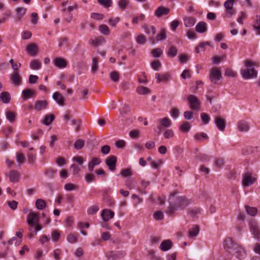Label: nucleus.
Masks as SVG:
<instances>
[{
    "label": "nucleus",
    "instance_id": "nucleus-64",
    "mask_svg": "<svg viewBox=\"0 0 260 260\" xmlns=\"http://www.w3.org/2000/svg\"><path fill=\"white\" fill-rule=\"evenodd\" d=\"M253 27L255 30L257 35H260V15L259 20H257L255 23L253 25Z\"/></svg>",
    "mask_w": 260,
    "mask_h": 260
},
{
    "label": "nucleus",
    "instance_id": "nucleus-35",
    "mask_svg": "<svg viewBox=\"0 0 260 260\" xmlns=\"http://www.w3.org/2000/svg\"><path fill=\"white\" fill-rule=\"evenodd\" d=\"M158 120L161 125L165 127H169L172 124L171 120L168 117L159 119Z\"/></svg>",
    "mask_w": 260,
    "mask_h": 260
},
{
    "label": "nucleus",
    "instance_id": "nucleus-46",
    "mask_svg": "<svg viewBox=\"0 0 260 260\" xmlns=\"http://www.w3.org/2000/svg\"><path fill=\"white\" fill-rule=\"evenodd\" d=\"M99 30L102 34L105 35H108L110 33L109 27L105 24H102L100 25Z\"/></svg>",
    "mask_w": 260,
    "mask_h": 260
},
{
    "label": "nucleus",
    "instance_id": "nucleus-32",
    "mask_svg": "<svg viewBox=\"0 0 260 260\" xmlns=\"http://www.w3.org/2000/svg\"><path fill=\"white\" fill-rule=\"evenodd\" d=\"M29 67L31 70H38L41 69L42 63L37 59H34L30 61Z\"/></svg>",
    "mask_w": 260,
    "mask_h": 260
},
{
    "label": "nucleus",
    "instance_id": "nucleus-25",
    "mask_svg": "<svg viewBox=\"0 0 260 260\" xmlns=\"http://www.w3.org/2000/svg\"><path fill=\"white\" fill-rule=\"evenodd\" d=\"M172 242L170 240H164L160 245V248L164 251H168L172 247Z\"/></svg>",
    "mask_w": 260,
    "mask_h": 260
},
{
    "label": "nucleus",
    "instance_id": "nucleus-52",
    "mask_svg": "<svg viewBox=\"0 0 260 260\" xmlns=\"http://www.w3.org/2000/svg\"><path fill=\"white\" fill-rule=\"evenodd\" d=\"M191 126L187 122H184L180 126V130L183 132H187L190 129Z\"/></svg>",
    "mask_w": 260,
    "mask_h": 260
},
{
    "label": "nucleus",
    "instance_id": "nucleus-4",
    "mask_svg": "<svg viewBox=\"0 0 260 260\" xmlns=\"http://www.w3.org/2000/svg\"><path fill=\"white\" fill-rule=\"evenodd\" d=\"M229 252L238 259L243 258L246 255L245 249L238 244L234 246V248Z\"/></svg>",
    "mask_w": 260,
    "mask_h": 260
},
{
    "label": "nucleus",
    "instance_id": "nucleus-49",
    "mask_svg": "<svg viewBox=\"0 0 260 260\" xmlns=\"http://www.w3.org/2000/svg\"><path fill=\"white\" fill-rule=\"evenodd\" d=\"M128 3V0H119L118 4L119 8L121 10H123L127 8Z\"/></svg>",
    "mask_w": 260,
    "mask_h": 260
},
{
    "label": "nucleus",
    "instance_id": "nucleus-27",
    "mask_svg": "<svg viewBox=\"0 0 260 260\" xmlns=\"http://www.w3.org/2000/svg\"><path fill=\"white\" fill-rule=\"evenodd\" d=\"M155 77L158 83L162 81L169 80L171 78V76L168 73H165L164 74L156 73L155 74Z\"/></svg>",
    "mask_w": 260,
    "mask_h": 260
},
{
    "label": "nucleus",
    "instance_id": "nucleus-23",
    "mask_svg": "<svg viewBox=\"0 0 260 260\" xmlns=\"http://www.w3.org/2000/svg\"><path fill=\"white\" fill-rule=\"evenodd\" d=\"M184 25L187 27H192L194 25L197 19L191 16L186 17L183 19Z\"/></svg>",
    "mask_w": 260,
    "mask_h": 260
},
{
    "label": "nucleus",
    "instance_id": "nucleus-38",
    "mask_svg": "<svg viewBox=\"0 0 260 260\" xmlns=\"http://www.w3.org/2000/svg\"><path fill=\"white\" fill-rule=\"evenodd\" d=\"M125 185L129 189H134L136 186V181L133 178L127 179L125 182Z\"/></svg>",
    "mask_w": 260,
    "mask_h": 260
},
{
    "label": "nucleus",
    "instance_id": "nucleus-41",
    "mask_svg": "<svg viewBox=\"0 0 260 260\" xmlns=\"http://www.w3.org/2000/svg\"><path fill=\"white\" fill-rule=\"evenodd\" d=\"M137 92L139 94H147L149 93V89L146 87L143 86H138L137 88Z\"/></svg>",
    "mask_w": 260,
    "mask_h": 260
},
{
    "label": "nucleus",
    "instance_id": "nucleus-60",
    "mask_svg": "<svg viewBox=\"0 0 260 260\" xmlns=\"http://www.w3.org/2000/svg\"><path fill=\"white\" fill-rule=\"evenodd\" d=\"M90 17L91 18L97 20H102L104 18L103 14L97 13H92Z\"/></svg>",
    "mask_w": 260,
    "mask_h": 260
},
{
    "label": "nucleus",
    "instance_id": "nucleus-44",
    "mask_svg": "<svg viewBox=\"0 0 260 260\" xmlns=\"http://www.w3.org/2000/svg\"><path fill=\"white\" fill-rule=\"evenodd\" d=\"M81 124V120L80 119L76 120L74 119H72L71 120V124L75 126V130L76 132L79 131Z\"/></svg>",
    "mask_w": 260,
    "mask_h": 260
},
{
    "label": "nucleus",
    "instance_id": "nucleus-28",
    "mask_svg": "<svg viewBox=\"0 0 260 260\" xmlns=\"http://www.w3.org/2000/svg\"><path fill=\"white\" fill-rule=\"evenodd\" d=\"M101 162L100 158L94 157L88 164V170L89 172H92L95 166L99 165Z\"/></svg>",
    "mask_w": 260,
    "mask_h": 260
},
{
    "label": "nucleus",
    "instance_id": "nucleus-37",
    "mask_svg": "<svg viewBox=\"0 0 260 260\" xmlns=\"http://www.w3.org/2000/svg\"><path fill=\"white\" fill-rule=\"evenodd\" d=\"M54 120V116L52 114L46 115L42 122L43 124L45 125H49Z\"/></svg>",
    "mask_w": 260,
    "mask_h": 260
},
{
    "label": "nucleus",
    "instance_id": "nucleus-39",
    "mask_svg": "<svg viewBox=\"0 0 260 260\" xmlns=\"http://www.w3.org/2000/svg\"><path fill=\"white\" fill-rule=\"evenodd\" d=\"M36 206L38 209L43 210L46 207V203L44 200L40 199L36 201Z\"/></svg>",
    "mask_w": 260,
    "mask_h": 260
},
{
    "label": "nucleus",
    "instance_id": "nucleus-43",
    "mask_svg": "<svg viewBox=\"0 0 260 260\" xmlns=\"http://www.w3.org/2000/svg\"><path fill=\"white\" fill-rule=\"evenodd\" d=\"M56 170H54L53 169H48L45 171L44 174L47 177L50 179H53L56 175Z\"/></svg>",
    "mask_w": 260,
    "mask_h": 260
},
{
    "label": "nucleus",
    "instance_id": "nucleus-40",
    "mask_svg": "<svg viewBox=\"0 0 260 260\" xmlns=\"http://www.w3.org/2000/svg\"><path fill=\"white\" fill-rule=\"evenodd\" d=\"M167 38L166 30L165 29H161L156 37L157 41H161L166 40Z\"/></svg>",
    "mask_w": 260,
    "mask_h": 260
},
{
    "label": "nucleus",
    "instance_id": "nucleus-10",
    "mask_svg": "<svg viewBox=\"0 0 260 260\" xmlns=\"http://www.w3.org/2000/svg\"><path fill=\"white\" fill-rule=\"evenodd\" d=\"M116 161V158L114 155H111L106 159V164L111 171L115 170Z\"/></svg>",
    "mask_w": 260,
    "mask_h": 260
},
{
    "label": "nucleus",
    "instance_id": "nucleus-7",
    "mask_svg": "<svg viewBox=\"0 0 260 260\" xmlns=\"http://www.w3.org/2000/svg\"><path fill=\"white\" fill-rule=\"evenodd\" d=\"M39 220V215L34 212L30 211L27 216V223L29 226H34V225L40 224Z\"/></svg>",
    "mask_w": 260,
    "mask_h": 260
},
{
    "label": "nucleus",
    "instance_id": "nucleus-12",
    "mask_svg": "<svg viewBox=\"0 0 260 260\" xmlns=\"http://www.w3.org/2000/svg\"><path fill=\"white\" fill-rule=\"evenodd\" d=\"M199 232V226L197 225H192L188 230V236L190 239H193L198 236Z\"/></svg>",
    "mask_w": 260,
    "mask_h": 260
},
{
    "label": "nucleus",
    "instance_id": "nucleus-63",
    "mask_svg": "<svg viewBox=\"0 0 260 260\" xmlns=\"http://www.w3.org/2000/svg\"><path fill=\"white\" fill-rule=\"evenodd\" d=\"M162 53V50L159 48L153 50L152 54L154 57H159Z\"/></svg>",
    "mask_w": 260,
    "mask_h": 260
},
{
    "label": "nucleus",
    "instance_id": "nucleus-57",
    "mask_svg": "<svg viewBox=\"0 0 260 260\" xmlns=\"http://www.w3.org/2000/svg\"><path fill=\"white\" fill-rule=\"evenodd\" d=\"M98 59L95 58L93 57L92 59V64H91V71L92 72H95L98 69Z\"/></svg>",
    "mask_w": 260,
    "mask_h": 260
},
{
    "label": "nucleus",
    "instance_id": "nucleus-45",
    "mask_svg": "<svg viewBox=\"0 0 260 260\" xmlns=\"http://www.w3.org/2000/svg\"><path fill=\"white\" fill-rule=\"evenodd\" d=\"M136 41L139 44L143 45L146 42V38L144 35L140 34L136 37Z\"/></svg>",
    "mask_w": 260,
    "mask_h": 260
},
{
    "label": "nucleus",
    "instance_id": "nucleus-33",
    "mask_svg": "<svg viewBox=\"0 0 260 260\" xmlns=\"http://www.w3.org/2000/svg\"><path fill=\"white\" fill-rule=\"evenodd\" d=\"M26 9L24 8H17L16 9V19L20 20L25 14Z\"/></svg>",
    "mask_w": 260,
    "mask_h": 260
},
{
    "label": "nucleus",
    "instance_id": "nucleus-51",
    "mask_svg": "<svg viewBox=\"0 0 260 260\" xmlns=\"http://www.w3.org/2000/svg\"><path fill=\"white\" fill-rule=\"evenodd\" d=\"M64 189L67 191H72L74 190H76L77 189V186L71 183H68L64 185Z\"/></svg>",
    "mask_w": 260,
    "mask_h": 260
},
{
    "label": "nucleus",
    "instance_id": "nucleus-58",
    "mask_svg": "<svg viewBox=\"0 0 260 260\" xmlns=\"http://www.w3.org/2000/svg\"><path fill=\"white\" fill-rule=\"evenodd\" d=\"M98 2L101 5L105 8L110 7L112 4V0H98Z\"/></svg>",
    "mask_w": 260,
    "mask_h": 260
},
{
    "label": "nucleus",
    "instance_id": "nucleus-6",
    "mask_svg": "<svg viewBox=\"0 0 260 260\" xmlns=\"http://www.w3.org/2000/svg\"><path fill=\"white\" fill-rule=\"evenodd\" d=\"M234 4L232 0H227L224 4L225 9L224 17H230L236 13L235 10L233 8Z\"/></svg>",
    "mask_w": 260,
    "mask_h": 260
},
{
    "label": "nucleus",
    "instance_id": "nucleus-22",
    "mask_svg": "<svg viewBox=\"0 0 260 260\" xmlns=\"http://www.w3.org/2000/svg\"><path fill=\"white\" fill-rule=\"evenodd\" d=\"M196 30L199 33H204L207 30L206 23L204 21L199 22L196 26Z\"/></svg>",
    "mask_w": 260,
    "mask_h": 260
},
{
    "label": "nucleus",
    "instance_id": "nucleus-54",
    "mask_svg": "<svg viewBox=\"0 0 260 260\" xmlns=\"http://www.w3.org/2000/svg\"><path fill=\"white\" fill-rule=\"evenodd\" d=\"M84 142L81 139H78L74 143V146L76 149H81L84 146Z\"/></svg>",
    "mask_w": 260,
    "mask_h": 260
},
{
    "label": "nucleus",
    "instance_id": "nucleus-19",
    "mask_svg": "<svg viewBox=\"0 0 260 260\" xmlns=\"http://www.w3.org/2000/svg\"><path fill=\"white\" fill-rule=\"evenodd\" d=\"M52 98L53 100L60 106H63L64 105V98L63 96L58 92H55L53 94Z\"/></svg>",
    "mask_w": 260,
    "mask_h": 260
},
{
    "label": "nucleus",
    "instance_id": "nucleus-42",
    "mask_svg": "<svg viewBox=\"0 0 260 260\" xmlns=\"http://www.w3.org/2000/svg\"><path fill=\"white\" fill-rule=\"evenodd\" d=\"M177 52L178 50L176 47L172 46L169 48L167 55L170 57H174L177 55Z\"/></svg>",
    "mask_w": 260,
    "mask_h": 260
},
{
    "label": "nucleus",
    "instance_id": "nucleus-24",
    "mask_svg": "<svg viewBox=\"0 0 260 260\" xmlns=\"http://www.w3.org/2000/svg\"><path fill=\"white\" fill-rule=\"evenodd\" d=\"M26 51L31 56H35L38 52L37 46L34 43L29 44L26 48Z\"/></svg>",
    "mask_w": 260,
    "mask_h": 260
},
{
    "label": "nucleus",
    "instance_id": "nucleus-36",
    "mask_svg": "<svg viewBox=\"0 0 260 260\" xmlns=\"http://www.w3.org/2000/svg\"><path fill=\"white\" fill-rule=\"evenodd\" d=\"M0 98L4 103L7 104L9 103L11 96L8 92L4 91L0 94Z\"/></svg>",
    "mask_w": 260,
    "mask_h": 260
},
{
    "label": "nucleus",
    "instance_id": "nucleus-21",
    "mask_svg": "<svg viewBox=\"0 0 260 260\" xmlns=\"http://www.w3.org/2000/svg\"><path fill=\"white\" fill-rule=\"evenodd\" d=\"M237 243H235L231 238H228L224 241L223 246L224 249L230 251L232 250L234 246Z\"/></svg>",
    "mask_w": 260,
    "mask_h": 260
},
{
    "label": "nucleus",
    "instance_id": "nucleus-15",
    "mask_svg": "<svg viewBox=\"0 0 260 260\" xmlns=\"http://www.w3.org/2000/svg\"><path fill=\"white\" fill-rule=\"evenodd\" d=\"M53 63L54 66L59 68L63 69L67 66V61L66 60L61 57H57L54 59Z\"/></svg>",
    "mask_w": 260,
    "mask_h": 260
},
{
    "label": "nucleus",
    "instance_id": "nucleus-26",
    "mask_svg": "<svg viewBox=\"0 0 260 260\" xmlns=\"http://www.w3.org/2000/svg\"><path fill=\"white\" fill-rule=\"evenodd\" d=\"M80 235L78 233H74L67 235V240L71 244L75 243L78 241Z\"/></svg>",
    "mask_w": 260,
    "mask_h": 260
},
{
    "label": "nucleus",
    "instance_id": "nucleus-59",
    "mask_svg": "<svg viewBox=\"0 0 260 260\" xmlns=\"http://www.w3.org/2000/svg\"><path fill=\"white\" fill-rule=\"evenodd\" d=\"M7 119L10 122H13L15 120V114L11 111H8L6 113Z\"/></svg>",
    "mask_w": 260,
    "mask_h": 260
},
{
    "label": "nucleus",
    "instance_id": "nucleus-16",
    "mask_svg": "<svg viewBox=\"0 0 260 260\" xmlns=\"http://www.w3.org/2000/svg\"><path fill=\"white\" fill-rule=\"evenodd\" d=\"M35 95V92L29 89H25L22 92V98L24 101H26L29 98H33Z\"/></svg>",
    "mask_w": 260,
    "mask_h": 260
},
{
    "label": "nucleus",
    "instance_id": "nucleus-17",
    "mask_svg": "<svg viewBox=\"0 0 260 260\" xmlns=\"http://www.w3.org/2000/svg\"><path fill=\"white\" fill-rule=\"evenodd\" d=\"M215 123L216 127L220 131H223L225 127V121L220 117L215 118Z\"/></svg>",
    "mask_w": 260,
    "mask_h": 260
},
{
    "label": "nucleus",
    "instance_id": "nucleus-8",
    "mask_svg": "<svg viewBox=\"0 0 260 260\" xmlns=\"http://www.w3.org/2000/svg\"><path fill=\"white\" fill-rule=\"evenodd\" d=\"M255 179L252 177L251 174L249 173H246L243 178L242 184L244 186H248L252 184Z\"/></svg>",
    "mask_w": 260,
    "mask_h": 260
},
{
    "label": "nucleus",
    "instance_id": "nucleus-48",
    "mask_svg": "<svg viewBox=\"0 0 260 260\" xmlns=\"http://www.w3.org/2000/svg\"><path fill=\"white\" fill-rule=\"evenodd\" d=\"M245 208L247 214L251 216H254L257 211V209L254 207H250L248 206H246Z\"/></svg>",
    "mask_w": 260,
    "mask_h": 260
},
{
    "label": "nucleus",
    "instance_id": "nucleus-61",
    "mask_svg": "<svg viewBox=\"0 0 260 260\" xmlns=\"http://www.w3.org/2000/svg\"><path fill=\"white\" fill-rule=\"evenodd\" d=\"M153 217L155 220H160L164 218L163 212L160 211H157L154 213Z\"/></svg>",
    "mask_w": 260,
    "mask_h": 260
},
{
    "label": "nucleus",
    "instance_id": "nucleus-20",
    "mask_svg": "<svg viewBox=\"0 0 260 260\" xmlns=\"http://www.w3.org/2000/svg\"><path fill=\"white\" fill-rule=\"evenodd\" d=\"M170 12V9L163 6L159 7L155 12V15L157 17H160L162 15H167Z\"/></svg>",
    "mask_w": 260,
    "mask_h": 260
},
{
    "label": "nucleus",
    "instance_id": "nucleus-2",
    "mask_svg": "<svg viewBox=\"0 0 260 260\" xmlns=\"http://www.w3.org/2000/svg\"><path fill=\"white\" fill-rule=\"evenodd\" d=\"M255 64L250 60H246L245 63V69L240 71L242 78L245 80L255 78L257 76V72L254 69Z\"/></svg>",
    "mask_w": 260,
    "mask_h": 260
},
{
    "label": "nucleus",
    "instance_id": "nucleus-1",
    "mask_svg": "<svg viewBox=\"0 0 260 260\" xmlns=\"http://www.w3.org/2000/svg\"><path fill=\"white\" fill-rule=\"evenodd\" d=\"M175 195L173 194L170 197L171 203L168 207L167 213L170 215H172L175 211L181 209L189 204L188 200L184 197H179L174 199Z\"/></svg>",
    "mask_w": 260,
    "mask_h": 260
},
{
    "label": "nucleus",
    "instance_id": "nucleus-3",
    "mask_svg": "<svg viewBox=\"0 0 260 260\" xmlns=\"http://www.w3.org/2000/svg\"><path fill=\"white\" fill-rule=\"evenodd\" d=\"M209 78L212 83L217 84V82L222 78L220 70L216 67L211 68L210 71Z\"/></svg>",
    "mask_w": 260,
    "mask_h": 260
},
{
    "label": "nucleus",
    "instance_id": "nucleus-29",
    "mask_svg": "<svg viewBox=\"0 0 260 260\" xmlns=\"http://www.w3.org/2000/svg\"><path fill=\"white\" fill-rule=\"evenodd\" d=\"M143 27L145 32L148 35H153L156 33V29L154 26L145 24Z\"/></svg>",
    "mask_w": 260,
    "mask_h": 260
},
{
    "label": "nucleus",
    "instance_id": "nucleus-11",
    "mask_svg": "<svg viewBox=\"0 0 260 260\" xmlns=\"http://www.w3.org/2000/svg\"><path fill=\"white\" fill-rule=\"evenodd\" d=\"M10 80L11 83L15 86H18L22 82L21 77L17 72H13L11 74Z\"/></svg>",
    "mask_w": 260,
    "mask_h": 260
},
{
    "label": "nucleus",
    "instance_id": "nucleus-34",
    "mask_svg": "<svg viewBox=\"0 0 260 260\" xmlns=\"http://www.w3.org/2000/svg\"><path fill=\"white\" fill-rule=\"evenodd\" d=\"M238 129L241 132H247L249 130L248 123L244 121H240L238 123Z\"/></svg>",
    "mask_w": 260,
    "mask_h": 260
},
{
    "label": "nucleus",
    "instance_id": "nucleus-62",
    "mask_svg": "<svg viewBox=\"0 0 260 260\" xmlns=\"http://www.w3.org/2000/svg\"><path fill=\"white\" fill-rule=\"evenodd\" d=\"M174 135L173 131L171 129H167L164 133V136L166 139H170L173 137Z\"/></svg>",
    "mask_w": 260,
    "mask_h": 260
},
{
    "label": "nucleus",
    "instance_id": "nucleus-30",
    "mask_svg": "<svg viewBox=\"0 0 260 260\" xmlns=\"http://www.w3.org/2000/svg\"><path fill=\"white\" fill-rule=\"evenodd\" d=\"M9 177L11 182H16L19 180V174L17 171L12 170L10 171Z\"/></svg>",
    "mask_w": 260,
    "mask_h": 260
},
{
    "label": "nucleus",
    "instance_id": "nucleus-14",
    "mask_svg": "<svg viewBox=\"0 0 260 260\" xmlns=\"http://www.w3.org/2000/svg\"><path fill=\"white\" fill-rule=\"evenodd\" d=\"M48 105V102L45 100H37L36 101L34 108L36 110L40 111L45 109Z\"/></svg>",
    "mask_w": 260,
    "mask_h": 260
},
{
    "label": "nucleus",
    "instance_id": "nucleus-53",
    "mask_svg": "<svg viewBox=\"0 0 260 260\" xmlns=\"http://www.w3.org/2000/svg\"><path fill=\"white\" fill-rule=\"evenodd\" d=\"M120 174L123 177H131L133 175V173L132 172V170L131 168H127L126 169H124L121 170L120 172Z\"/></svg>",
    "mask_w": 260,
    "mask_h": 260
},
{
    "label": "nucleus",
    "instance_id": "nucleus-5",
    "mask_svg": "<svg viewBox=\"0 0 260 260\" xmlns=\"http://www.w3.org/2000/svg\"><path fill=\"white\" fill-rule=\"evenodd\" d=\"M189 108L191 110H199L201 107V102L199 99L192 95L190 94L187 98Z\"/></svg>",
    "mask_w": 260,
    "mask_h": 260
},
{
    "label": "nucleus",
    "instance_id": "nucleus-56",
    "mask_svg": "<svg viewBox=\"0 0 260 260\" xmlns=\"http://www.w3.org/2000/svg\"><path fill=\"white\" fill-rule=\"evenodd\" d=\"M25 158L22 153H17L16 154V161L19 164V165L22 164L25 161Z\"/></svg>",
    "mask_w": 260,
    "mask_h": 260
},
{
    "label": "nucleus",
    "instance_id": "nucleus-9",
    "mask_svg": "<svg viewBox=\"0 0 260 260\" xmlns=\"http://www.w3.org/2000/svg\"><path fill=\"white\" fill-rule=\"evenodd\" d=\"M115 213L109 209H104L101 213V216L104 221L107 222L113 218Z\"/></svg>",
    "mask_w": 260,
    "mask_h": 260
},
{
    "label": "nucleus",
    "instance_id": "nucleus-50",
    "mask_svg": "<svg viewBox=\"0 0 260 260\" xmlns=\"http://www.w3.org/2000/svg\"><path fill=\"white\" fill-rule=\"evenodd\" d=\"M179 110L177 108H173L170 111V115L174 119H176L179 117Z\"/></svg>",
    "mask_w": 260,
    "mask_h": 260
},
{
    "label": "nucleus",
    "instance_id": "nucleus-18",
    "mask_svg": "<svg viewBox=\"0 0 260 260\" xmlns=\"http://www.w3.org/2000/svg\"><path fill=\"white\" fill-rule=\"evenodd\" d=\"M29 231H30V233L28 235L29 238H32L34 235H36L38 231L42 230V227L40 224H37L34 225V226H29Z\"/></svg>",
    "mask_w": 260,
    "mask_h": 260
},
{
    "label": "nucleus",
    "instance_id": "nucleus-13",
    "mask_svg": "<svg viewBox=\"0 0 260 260\" xmlns=\"http://www.w3.org/2000/svg\"><path fill=\"white\" fill-rule=\"evenodd\" d=\"M250 231L253 235L254 238L257 240L260 239V231L258 229L257 225L255 223L250 224Z\"/></svg>",
    "mask_w": 260,
    "mask_h": 260
},
{
    "label": "nucleus",
    "instance_id": "nucleus-31",
    "mask_svg": "<svg viewBox=\"0 0 260 260\" xmlns=\"http://www.w3.org/2000/svg\"><path fill=\"white\" fill-rule=\"evenodd\" d=\"M193 138L199 142H202L204 140H208L209 137L208 135L205 133H196L193 136Z\"/></svg>",
    "mask_w": 260,
    "mask_h": 260
},
{
    "label": "nucleus",
    "instance_id": "nucleus-47",
    "mask_svg": "<svg viewBox=\"0 0 260 260\" xmlns=\"http://www.w3.org/2000/svg\"><path fill=\"white\" fill-rule=\"evenodd\" d=\"M201 120L204 124H207L209 123L210 118L209 115L206 113H202L201 114Z\"/></svg>",
    "mask_w": 260,
    "mask_h": 260
},
{
    "label": "nucleus",
    "instance_id": "nucleus-55",
    "mask_svg": "<svg viewBox=\"0 0 260 260\" xmlns=\"http://www.w3.org/2000/svg\"><path fill=\"white\" fill-rule=\"evenodd\" d=\"M119 20H120L119 18L117 17L114 18V19L109 18L108 19V20L107 21V22L110 26H111L112 27H115L116 26V24L119 22Z\"/></svg>",
    "mask_w": 260,
    "mask_h": 260
}]
</instances>
